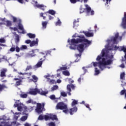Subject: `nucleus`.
<instances>
[{
    "mask_svg": "<svg viewBox=\"0 0 126 126\" xmlns=\"http://www.w3.org/2000/svg\"><path fill=\"white\" fill-rule=\"evenodd\" d=\"M15 51V46H14V47H11L10 49V52H14Z\"/></svg>",
    "mask_w": 126,
    "mask_h": 126,
    "instance_id": "57",
    "label": "nucleus"
},
{
    "mask_svg": "<svg viewBox=\"0 0 126 126\" xmlns=\"http://www.w3.org/2000/svg\"><path fill=\"white\" fill-rule=\"evenodd\" d=\"M47 55L48 54H46V55L43 56V58L44 59L43 61H42L43 59L41 58L40 59L41 61H39V62H38L37 64L35 65V66L36 67H41V66H42V64H43V62H44V61L46 60V57H47Z\"/></svg>",
    "mask_w": 126,
    "mask_h": 126,
    "instance_id": "8",
    "label": "nucleus"
},
{
    "mask_svg": "<svg viewBox=\"0 0 126 126\" xmlns=\"http://www.w3.org/2000/svg\"><path fill=\"white\" fill-rule=\"evenodd\" d=\"M49 98L51 100H55V99H56V95H55V94H52L50 96Z\"/></svg>",
    "mask_w": 126,
    "mask_h": 126,
    "instance_id": "48",
    "label": "nucleus"
},
{
    "mask_svg": "<svg viewBox=\"0 0 126 126\" xmlns=\"http://www.w3.org/2000/svg\"><path fill=\"white\" fill-rule=\"evenodd\" d=\"M122 25L124 28V29H126V13H124V17L123 18V21H122Z\"/></svg>",
    "mask_w": 126,
    "mask_h": 126,
    "instance_id": "11",
    "label": "nucleus"
},
{
    "mask_svg": "<svg viewBox=\"0 0 126 126\" xmlns=\"http://www.w3.org/2000/svg\"><path fill=\"white\" fill-rule=\"evenodd\" d=\"M85 6L86 7L87 12H88V13H89V12L91 11V7H89L87 4H86Z\"/></svg>",
    "mask_w": 126,
    "mask_h": 126,
    "instance_id": "34",
    "label": "nucleus"
},
{
    "mask_svg": "<svg viewBox=\"0 0 126 126\" xmlns=\"http://www.w3.org/2000/svg\"><path fill=\"white\" fill-rule=\"evenodd\" d=\"M68 80L69 83H70L71 84V83H73V82H74V81H73V80H72L71 78L68 79Z\"/></svg>",
    "mask_w": 126,
    "mask_h": 126,
    "instance_id": "56",
    "label": "nucleus"
},
{
    "mask_svg": "<svg viewBox=\"0 0 126 126\" xmlns=\"http://www.w3.org/2000/svg\"><path fill=\"white\" fill-rule=\"evenodd\" d=\"M6 41L5 40V39H4V38L3 37L0 38V43H4ZM0 46H1L2 47H6V45L2 44H0Z\"/></svg>",
    "mask_w": 126,
    "mask_h": 126,
    "instance_id": "19",
    "label": "nucleus"
},
{
    "mask_svg": "<svg viewBox=\"0 0 126 126\" xmlns=\"http://www.w3.org/2000/svg\"><path fill=\"white\" fill-rule=\"evenodd\" d=\"M20 50L23 51V50H27V46L26 45H22L20 47Z\"/></svg>",
    "mask_w": 126,
    "mask_h": 126,
    "instance_id": "40",
    "label": "nucleus"
},
{
    "mask_svg": "<svg viewBox=\"0 0 126 126\" xmlns=\"http://www.w3.org/2000/svg\"><path fill=\"white\" fill-rule=\"evenodd\" d=\"M84 33L86 37H93V36H94V33H93V32H85Z\"/></svg>",
    "mask_w": 126,
    "mask_h": 126,
    "instance_id": "17",
    "label": "nucleus"
},
{
    "mask_svg": "<svg viewBox=\"0 0 126 126\" xmlns=\"http://www.w3.org/2000/svg\"><path fill=\"white\" fill-rule=\"evenodd\" d=\"M27 36H28L31 39H33L36 37V35L35 34H32L31 33H28Z\"/></svg>",
    "mask_w": 126,
    "mask_h": 126,
    "instance_id": "24",
    "label": "nucleus"
},
{
    "mask_svg": "<svg viewBox=\"0 0 126 126\" xmlns=\"http://www.w3.org/2000/svg\"><path fill=\"white\" fill-rule=\"evenodd\" d=\"M30 69H32V66L31 65L27 66V68H26V71H28V70Z\"/></svg>",
    "mask_w": 126,
    "mask_h": 126,
    "instance_id": "49",
    "label": "nucleus"
},
{
    "mask_svg": "<svg viewBox=\"0 0 126 126\" xmlns=\"http://www.w3.org/2000/svg\"><path fill=\"white\" fill-rule=\"evenodd\" d=\"M38 42H39V39L38 38H36V41L33 40L31 41V43L30 44V47H34V46L36 45H38Z\"/></svg>",
    "mask_w": 126,
    "mask_h": 126,
    "instance_id": "15",
    "label": "nucleus"
},
{
    "mask_svg": "<svg viewBox=\"0 0 126 126\" xmlns=\"http://www.w3.org/2000/svg\"><path fill=\"white\" fill-rule=\"evenodd\" d=\"M30 103H32V105H35V104H36V102L33 101L32 99H30L27 101V104H30Z\"/></svg>",
    "mask_w": 126,
    "mask_h": 126,
    "instance_id": "38",
    "label": "nucleus"
},
{
    "mask_svg": "<svg viewBox=\"0 0 126 126\" xmlns=\"http://www.w3.org/2000/svg\"><path fill=\"white\" fill-rule=\"evenodd\" d=\"M48 93V92H45L44 91H42V89H39V93H38V94H40V95H42L43 96H46V95H47Z\"/></svg>",
    "mask_w": 126,
    "mask_h": 126,
    "instance_id": "21",
    "label": "nucleus"
},
{
    "mask_svg": "<svg viewBox=\"0 0 126 126\" xmlns=\"http://www.w3.org/2000/svg\"><path fill=\"white\" fill-rule=\"evenodd\" d=\"M38 119L40 121H43V120H44V116H43V115H40L38 117Z\"/></svg>",
    "mask_w": 126,
    "mask_h": 126,
    "instance_id": "51",
    "label": "nucleus"
},
{
    "mask_svg": "<svg viewBox=\"0 0 126 126\" xmlns=\"http://www.w3.org/2000/svg\"><path fill=\"white\" fill-rule=\"evenodd\" d=\"M61 96H63V97H66L67 96V94L64 92H61Z\"/></svg>",
    "mask_w": 126,
    "mask_h": 126,
    "instance_id": "46",
    "label": "nucleus"
},
{
    "mask_svg": "<svg viewBox=\"0 0 126 126\" xmlns=\"http://www.w3.org/2000/svg\"><path fill=\"white\" fill-rule=\"evenodd\" d=\"M126 75V73H125V72H123L122 73H121L120 74V78L121 79H125V76Z\"/></svg>",
    "mask_w": 126,
    "mask_h": 126,
    "instance_id": "36",
    "label": "nucleus"
},
{
    "mask_svg": "<svg viewBox=\"0 0 126 126\" xmlns=\"http://www.w3.org/2000/svg\"><path fill=\"white\" fill-rule=\"evenodd\" d=\"M77 112V107L76 106L70 109L69 113L70 115H73L74 113H76Z\"/></svg>",
    "mask_w": 126,
    "mask_h": 126,
    "instance_id": "16",
    "label": "nucleus"
},
{
    "mask_svg": "<svg viewBox=\"0 0 126 126\" xmlns=\"http://www.w3.org/2000/svg\"><path fill=\"white\" fill-rule=\"evenodd\" d=\"M50 120H52V121H58V117H57V115H54L50 116Z\"/></svg>",
    "mask_w": 126,
    "mask_h": 126,
    "instance_id": "26",
    "label": "nucleus"
},
{
    "mask_svg": "<svg viewBox=\"0 0 126 126\" xmlns=\"http://www.w3.org/2000/svg\"><path fill=\"white\" fill-rule=\"evenodd\" d=\"M34 50H32V52H30V56H31V57H35L36 56V54H35V52H34Z\"/></svg>",
    "mask_w": 126,
    "mask_h": 126,
    "instance_id": "35",
    "label": "nucleus"
},
{
    "mask_svg": "<svg viewBox=\"0 0 126 126\" xmlns=\"http://www.w3.org/2000/svg\"><path fill=\"white\" fill-rule=\"evenodd\" d=\"M5 89H7V87H6V86L0 84V92H2V91Z\"/></svg>",
    "mask_w": 126,
    "mask_h": 126,
    "instance_id": "23",
    "label": "nucleus"
},
{
    "mask_svg": "<svg viewBox=\"0 0 126 126\" xmlns=\"http://www.w3.org/2000/svg\"><path fill=\"white\" fill-rule=\"evenodd\" d=\"M71 3H76L78 1H80V2H82L83 0H70Z\"/></svg>",
    "mask_w": 126,
    "mask_h": 126,
    "instance_id": "29",
    "label": "nucleus"
},
{
    "mask_svg": "<svg viewBox=\"0 0 126 126\" xmlns=\"http://www.w3.org/2000/svg\"><path fill=\"white\" fill-rule=\"evenodd\" d=\"M63 74L64 75H65L66 76H69L70 75V73H69V72L67 70H66V71H64L63 72Z\"/></svg>",
    "mask_w": 126,
    "mask_h": 126,
    "instance_id": "32",
    "label": "nucleus"
},
{
    "mask_svg": "<svg viewBox=\"0 0 126 126\" xmlns=\"http://www.w3.org/2000/svg\"><path fill=\"white\" fill-rule=\"evenodd\" d=\"M44 107H45V103H42L41 104V108H42V109L44 110V111H45Z\"/></svg>",
    "mask_w": 126,
    "mask_h": 126,
    "instance_id": "61",
    "label": "nucleus"
},
{
    "mask_svg": "<svg viewBox=\"0 0 126 126\" xmlns=\"http://www.w3.org/2000/svg\"><path fill=\"white\" fill-rule=\"evenodd\" d=\"M17 109L18 111H19V112H21L22 110V106L19 105V106H17Z\"/></svg>",
    "mask_w": 126,
    "mask_h": 126,
    "instance_id": "55",
    "label": "nucleus"
},
{
    "mask_svg": "<svg viewBox=\"0 0 126 126\" xmlns=\"http://www.w3.org/2000/svg\"><path fill=\"white\" fill-rule=\"evenodd\" d=\"M101 56L98 55L97 57L96 58V61H100L102 58L105 57V58H109V54H108V53L105 52L104 50H102L101 52Z\"/></svg>",
    "mask_w": 126,
    "mask_h": 126,
    "instance_id": "5",
    "label": "nucleus"
},
{
    "mask_svg": "<svg viewBox=\"0 0 126 126\" xmlns=\"http://www.w3.org/2000/svg\"><path fill=\"white\" fill-rule=\"evenodd\" d=\"M87 44L88 43H87V42H86L84 44H80L77 45V50L79 51V53H80V54H81V53L83 52V51H84V45L86 46Z\"/></svg>",
    "mask_w": 126,
    "mask_h": 126,
    "instance_id": "4",
    "label": "nucleus"
},
{
    "mask_svg": "<svg viewBox=\"0 0 126 126\" xmlns=\"http://www.w3.org/2000/svg\"><path fill=\"white\" fill-rule=\"evenodd\" d=\"M24 126H31V125L29 124L28 123H26L24 124Z\"/></svg>",
    "mask_w": 126,
    "mask_h": 126,
    "instance_id": "64",
    "label": "nucleus"
},
{
    "mask_svg": "<svg viewBox=\"0 0 126 126\" xmlns=\"http://www.w3.org/2000/svg\"><path fill=\"white\" fill-rule=\"evenodd\" d=\"M79 38H77L76 39L73 38L71 39V45H74V44H78V43H82V42H85V43H87L88 45H90L91 44V41H89L88 39H86L84 35L82 36H79Z\"/></svg>",
    "mask_w": 126,
    "mask_h": 126,
    "instance_id": "2",
    "label": "nucleus"
},
{
    "mask_svg": "<svg viewBox=\"0 0 126 126\" xmlns=\"http://www.w3.org/2000/svg\"><path fill=\"white\" fill-rule=\"evenodd\" d=\"M118 38H119V32H117L115 36L112 37L111 41L113 42V44H116L117 43V40H118Z\"/></svg>",
    "mask_w": 126,
    "mask_h": 126,
    "instance_id": "12",
    "label": "nucleus"
},
{
    "mask_svg": "<svg viewBox=\"0 0 126 126\" xmlns=\"http://www.w3.org/2000/svg\"><path fill=\"white\" fill-rule=\"evenodd\" d=\"M56 26H61L62 25V22H61V20L58 18V21L55 23Z\"/></svg>",
    "mask_w": 126,
    "mask_h": 126,
    "instance_id": "31",
    "label": "nucleus"
},
{
    "mask_svg": "<svg viewBox=\"0 0 126 126\" xmlns=\"http://www.w3.org/2000/svg\"><path fill=\"white\" fill-rule=\"evenodd\" d=\"M44 119L46 121H48V120H51L50 119V116H49L48 115H44Z\"/></svg>",
    "mask_w": 126,
    "mask_h": 126,
    "instance_id": "45",
    "label": "nucleus"
},
{
    "mask_svg": "<svg viewBox=\"0 0 126 126\" xmlns=\"http://www.w3.org/2000/svg\"><path fill=\"white\" fill-rule=\"evenodd\" d=\"M32 77L33 80V82H37V81H38V78L37 77V76L33 75L32 76Z\"/></svg>",
    "mask_w": 126,
    "mask_h": 126,
    "instance_id": "37",
    "label": "nucleus"
},
{
    "mask_svg": "<svg viewBox=\"0 0 126 126\" xmlns=\"http://www.w3.org/2000/svg\"><path fill=\"white\" fill-rule=\"evenodd\" d=\"M6 26L7 27H9L12 25V23H11V21L7 20L6 21Z\"/></svg>",
    "mask_w": 126,
    "mask_h": 126,
    "instance_id": "28",
    "label": "nucleus"
},
{
    "mask_svg": "<svg viewBox=\"0 0 126 126\" xmlns=\"http://www.w3.org/2000/svg\"><path fill=\"white\" fill-rule=\"evenodd\" d=\"M26 44H31V40L30 39H28L25 41Z\"/></svg>",
    "mask_w": 126,
    "mask_h": 126,
    "instance_id": "58",
    "label": "nucleus"
},
{
    "mask_svg": "<svg viewBox=\"0 0 126 126\" xmlns=\"http://www.w3.org/2000/svg\"><path fill=\"white\" fill-rule=\"evenodd\" d=\"M28 95L27 94H24L21 95L22 98H27Z\"/></svg>",
    "mask_w": 126,
    "mask_h": 126,
    "instance_id": "52",
    "label": "nucleus"
},
{
    "mask_svg": "<svg viewBox=\"0 0 126 126\" xmlns=\"http://www.w3.org/2000/svg\"><path fill=\"white\" fill-rule=\"evenodd\" d=\"M100 73V70H98L97 68H95V73L94 75H98Z\"/></svg>",
    "mask_w": 126,
    "mask_h": 126,
    "instance_id": "43",
    "label": "nucleus"
},
{
    "mask_svg": "<svg viewBox=\"0 0 126 126\" xmlns=\"http://www.w3.org/2000/svg\"><path fill=\"white\" fill-rule=\"evenodd\" d=\"M12 19H13V22L14 23L15 22H19V19L18 20L17 18L14 16H12Z\"/></svg>",
    "mask_w": 126,
    "mask_h": 126,
    "instance_id": "42",
    "label": "nucleus"
},
{
    "mask_svg": "<svg viewBox=\"0 0 126 126\" xmlns=\"http://www.w3.org/2000/svg\"><path fill=\"white\" fill-rule=\"evenodd\" d=\"M0 109L1 110H4V105L3 103L0 102Z\"/></svg>",
    "mask_w": 126,
    "mask_h": 126,
    "instance_id": "44",
    "label": "nucleus"
},
{
    "mask_svg": "<svg viewBox=\"0 0 126 126\" xmlns=\"http://www.w3.org/2000/svg\"><path fill=\"white\" fill-rule=\"evenodd\" d=\"M15 50H16V52L17 53H19L20 52V48H19L18 46H16L15 48Z\"/></svg>",
    "mask_w": 126,
    "mask_h": 126,
    "instance_id": "50",
    "label": "nucleus"
},
{
    "mask_svg": "<svg viewBox=\"0 0 126 126\" xmlns=\"http://www.w3.org/2000/svg\"><path fill=\"white\" fill-rule=\"evenodd\" d=\"M27 118L28 117L27 116H22L21 118V121H22V122H25V121L27 120Z\"/></svg>",
    "mask_w": 126,
    "mask_h": 126,
    "instance_id": "39",
    "label": "nucleus"
},
{
    "mask_svg": "<svg viewBox=\"0 0 126 126\" xmlns=\"http://www.w3.org/2000/svg\"><path fill=\"white\" fill-rule=\"evenodd\" d=\"M35 111L39 114H41V113H43V111H45V110L43 109L42 107V104L37 103Z\"/></svg>",
    "mask_w": 126,
    "mask_h": 126,
    "instance_id": "6",
    "label": "nucleus"
},
{
    "mask_svg": "<svg viewBox=\"0 0 126 126\" xmlns=\"http://www.w3.org/2000/svg\"><path fill=\"white\" fill-rule=\"evenodd\" d=\"M47 24H48V22L47 21L42 22V25L43 28H44V29H45V28H47Z\"/></svg>",
    "mask_w": 126,
    "mask_h": 126,
    "instance_id": "27",
    "label": "nucleus"
},
{
    "mask_svg": "<svg viewBox=\"0 0 126 126\" xmlns=\"http://www.w3.org/2000/svg\"><path fill=\"white\" fill-rule=\"evenodd\" d=\"M19 106V100L16 101L14 104V107H18Z\"/></svg>",
    "mask_w": 126,
    "mask_h": 126,
    "instance_id": "47",
    "label": "nucleus"
},
{
    "mask_svg": "<svg viewBox=\"0 0 126 126\" xmlns=\"http://www.w3.org/2000/svg\"><path fill=\"white\" fill-rule=\"evenodd\" d=\"M29 93L31 95H37V93H40V89H38L37 88L32 89L29 91Z\"/></svg>",
    "mask_w": 126,
    "mask_h": 126,
    "instance_id": "7",
    "label": "nucleus"
},
{
    "mask_svg": "<svg viewBox=\"0 0 126 126\" xmlns=\"http://www.w3.org/2000/svg\"><path fill=\"white\" fill-rule=\"evenodd\" d=\"M50 83H52V84H54V83H55V80H51L50 81Z\"/></svg>",
    "mask_w": 126,
    "mask_h": 126,
    "instance_id": "63",
    "label": "nucleus"
},
{
    "mask_svg": "<svg viewBox=\"0 0 126 126\" xmlns=\"http://www.w3.org/2000/svg\"><path fill=\"white\" fill-rule=\"evenodd\" d=\"M78 103V102L77 101V100L74 99V100L71 103L72 107L75 106V105H77Z\"/></svg>",
    "mask_w": 126,
    "mask_h": 126,
    "instance_id": "33",
    "label": "nucleus"
},
{
    "mask_svg": "<svg viewBox=\"0 0 126 126\" xmlns=\"http://www.w3.org/2000/svg\"><path fill=\"white\" fill-rule=\"evenodd\" d=\"M18 26L19 30H21L22 31V33H24V28H23L22 24H21V20L20 19H19V23L18 24Z\"/></svg>",
    "mask_w": 126,
    "mask_h": 126,
    "instance_id": "13",
    "label": "nucleus"
},
{
    "mask_svg": "<svg viewBox=\"0 0 126 126\" xmlns=\"http://www.w3.org/2000/svg\"><path fill=\"white\" fill-rule=\"evenodd\" d=\"M47 13H49V14H51V15H55L56 14V11L54 10H49L48 11L44 13L45 14H46Z\"/></svg>",
    "mask_w": 126,
    "mask_h": 126,
    "instance_id": "22",
    "label": "nucleus"
},
{
    "mask_svg": "<svg viewBox=\"0 0 126 126\" xmlns=\"http://www.w3.org/2000/svg\"><path fill=\"white\" fill-rule=\"evenodd\" d=\"M79 21H77L76 20H74L73 22V27L74 28H76L78 26V23Z\"/></svg>",
    "mask_w": 126,
    "mask_h": 126,
    "instance_id": "30",
    "label": "nucleus"
},
{
    "mask_svg": "<svg viewBox=\"0 0 126 126\" xmlns=\"http://www.w3.org/2000/svg\"><path fill=\"white\" fill-rule=\"evenodd\" d=\"M7 72V69L6 68H3L1 70L0 76L1 77H6V75L5 73Z\"/></svg>",
    "mask_w": 126,
    "mask_h": 126,
    "instance_id": "10",
    "label": "nucleus"
},
{
    "mask_svg": "<svg viewBox=\"0 0 126 126\" xmlns=\"http://www.w3.org/2000/svg\"><path fill=\"white\" fill-rule=\"evenodd\" d=\"M58 89H59V86L58 85H54L51 88V91L52 92H54V91H56V90H58Z\"/></svg>",
    "mask_w": 126,
    "mask_h": 126,
    "instance_id": "25",
    "label": "nucleus"
},
{
    "mask_svg": "<svg viewBox=\"0 0 126 126\" xmlns=\"http://www.w3.org/2000/svg\"><path fill=\"white\" fill-rule=\"evenodd\" d=\"M14 80L17 81L15 83V85H16V86H19V85H21L22 82H23V81H22L23 80V78H14Z\"/></svg>",
    "mask_w": 126,
    "mask_h": 126,
    "instance_id": "9",
    "label": "nucleus"
},
{
    "mask_svg": "<svg viewBox=\"0 0 126 126\" xmlns=\"http://www.w3.org/2000/svg\"><path fill=\"white\" fill-rule=\"evenodd\" d=\"M85 106L86 107V108L89 109L90 111H91V108H90V107L89 106V104H85Z\"/></svg>",
    "mask_w": 126,
    "mask_h": 126,
    "instance_id": "59",
    "label": "nucleus"
},
{
    "mask_svg": "<svg viewBox=\"0 0 126 126\" xmlns=\"http://www.w3.org/2000/svg\"><path fill=\"white\" fill-rule=\"evenodd\" d=\"M49 20H52L54 19V17L51 16V15H49Z\"/></svg>",
    "mask_w": 126,
    "mask_h": 126,
    "instance_id": "62",
    "label": "nucleus"
},
{
    "mask_svg": "<svg viewBox=\"0 0 126 126\" xmlns=\"http://www.w3.org/2000/svg\"><path fill=\"white\" fill-rule=\"evenodd\" d=\"M120 51H123L125 54L126 53V48L125 46L120 47Z\"/></svg>",
    "mask_w": 126,
    "mask_h": 126,
    "instance_id": "41",
    "label": "nucleus"
},
{
    "mask_svg": "<svg viewBox=\"0 0 126 126\" xmlns=\"http://www.w3.org/2000/svg\"><path fill=\"white\" fill-rule=\"evenodd\" d=\"M35 6L37 7V8H40V9L43 11L45 10V7H46V6L43 4H35Z\"/></svg>",
    "mask_w": 126,
    "mask_h": 126,
    "instance_id": "18",
    "label": "nucleus"
},
{
    "mask_svg": "<svg viewBox=\"0 0 126 126\" xmlns=\"http://www.w3.org/2000/svg\"><path fill=\"white\" fill-rule=\"evenodd\" d=\"M71 88L73 90L75 89V86H74V85H73V84H68L67 85V91H68L69 92H71Z\"/></svg>",
    "mask_w": 126,
    "mask_h": 126,
    "instance_id": "14",
    "label": "nucleus"
},
{
    "mask_svg": "<svg viewBox=\"0 0 126 126\" xmlns=\"http://www.w3.org/2000/svg\"><path fill=\"white\" fill-rule=\"evenodd\" d=\"M62 70H66L67 69V67H61Z\"/></svg>",
    "mask_w": 126,
    "mask_h": 126,
    "instance_id": "60",
    "label": "nucleus"
},
{
    "mask_svg": "<svg viewBox=\"0 0 126 126\" xmlns=\"http://www.w3.org/2000/svg\"><path fill=\"white\" fill-rule=\"evenodd\" d=\"M28 111H30V112H31L32 111H33V107L30 106L27 108Z\"/></svg>",
    "mask_w": 126,
    "mask_h": 126,
    "instance_id": "54",
    "label": "nucleus"
},
{
    "mask_svg": "<svg viewBox=\"0 0 126 126\" xmlns=\"http://www.w3.org/2000/svg\"><path fill=\"white\" fill-rule=\"evenodd\" d=\"M92 63H93V65L94 67L97 66L98 64V66L101 69V70H104V69L106 68V65H110L113 63V60L112 59H109L106 61V59L102 58V61L93 62Z\"/></svg>",
    "mask_w": 126,
    "mask_h": 126,
    "instance_id": "1",
    "label": "nucleus"
},
{
    "mask_svg": "<svg viewBox=\"0 0 126 126\" xmlns=\"http://www.w3.org/2000/svg\"><path fill=\"white\" fill-rule=\"evenodd\" d=\"M56 110H63V113L64 114H68V108L67 105L64 102L61 101L58 102L56 105Z\"/></svg>",
    "mask_w": 126,
    "mask_h": 126,
    "instance_id": "3",
    "label": "nucleus"
},
{
    "mask_svg": "<svg viewBox=\"0 0 126 126\" xmlns=\"http://www.w3.org/2000/svg\"><path fill=\"white\" fill-rule=\"evenodd\" d=\"M15 42L16 44H18L20 42V37L18 34H15Z\"/></svg>",
    "mask_w": 126,
    "mask_h": 126,
    "instance_id": "20",
    "label": "nucleus"
},
{
    "mask_svg": "<svg viewBox=\"0 0 126 126\" xmlns=\"http://www.w3.org/2000/svg\"><path fill=\"white\" fill-rule=\"evenodd\" d=\"M49 126H56V124L54 122H50L48 124Z\"/></svg>",
    "mask_w": 126,
    "mask_h": 126,
    "instance_id": "53",
    "label": "nucleus"
}]
</instances>
